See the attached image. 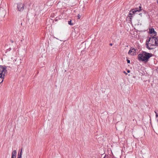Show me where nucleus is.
Here are the masks:
<instances>
[{
  "label": "nucleus",
  "instance_id": "nucleus-12",
  "mask_svg": "<svg viewBox=\"0 0 158 158\" xmlns=\"http://www.w3.org/2000/svg\"><path fill=\"white\" fill-rule=\"evenodd\" d=\"M146 48H148V49L149 50H150L153 49L154 48H151V45H150L149 46V45H146Z\"/></svg>",
  "mask_w": 158,
  "mask_h": 158
},
{
  "label": "nucleus",
  "instance_id": "nucleus-11",
  "mask_svg": "<svg viewBox=\"0 0 158 158\" xmlns=\"http://www.w3.org/2000/svg\"><path fill=\"white\" fill-rule=\"evenodd\" d=\"M155 38L156 39V40L154 44H155V45L158 46V37H156V38Z\"/></svg>",
  "mask_w": 158,
  "mask_h": 158
},
{
  "label": "nucleus",
  "instance_id": "nucleus-10",
  "mask_svg": "<svg viewBox=\"0 0 158 158\" xmlns=\"http://www.w3.org/2000/svg\"><path fill=\"white\" fill-rule=\"evenodd\" d=\"M139 8L135 7V8H134L133 9L134 10H139V12L140 11H141L142 10V9H141L142 6H141V4H140V6H139Z\"/></svg>",
  "mask_w": 158,
  "mask_h": 158
},
{
  "label": "nucleus",
  "instance_id": "nucleus-27",
  "mask_svg": "<svg viewBox=\"0 0 158 158\" xmlns=\"http://www.w3.org/2000/svg\"><path fill=\"white\" fill-rule=\"evenodd\" d=\"M156 117H158V114H156Z\"/></svg>",
  "mask_w": 158,
  "mask_h": 158
},
{
  "label": "nucleus",
  "instance_id": "nucleus-22",
  "mask_svg": "<svg viewBox=\"0 0 158 158\" xmlns=\"http://www.w3.org/2000/svg\"><path fill=\"white\" fill-rule=\"evenodd\" d=\"M109 45L111 46H112L113 45V44L112 43H110V44Z\"/></svg>",
  "mask_w": 158,
  "mask_h": 158
},
{
  "label": "nucleus",
  "instance_id": "nucleus-20",
  "mask_svg": "<svg viewBox=\"0 0 158 158\" xmlns=\"http://www.w3.org/2000/svg\"><path fill=\"white\" fill-rule=\"evenodd\" d=\"M123 73L125 74L126 75H127V73L125 71H123Z\"/></svg>",
  "mask_w": 158,
  "mask_h": 158
},
{
  "label": "nucleus",
  "instance_id": "nucleus-26",
  "mask_svg": "<svg viewBox=\"0 0 158 158\" xmlns=\"http://www.w3.org/2000/svg\"><path fill=\"white\" fill-rule=\"evenodd\" d=\"M155 114H156H156H157V113H156V111H155Z\"/></svg>",
  "mask_w": 158,
  "mask_h": 158
},
{
  "label": "nucleus",
  "instance_id": "nucleus-6",
  "mask_svg": "<svg viewBox=\"0 0 158 158\" xmlns=\"http://www.w3.org/2000/svg\"><path fill=\"white\" fill-rule=\"evenodd\" d=\"M136 49L134 48L131 49L128 52V54L131 55H136Z\"/></svg>",
  "mask_w": 158,
  "mask_h": 158
},
{
  "label": "nucleus",
  "instance_id": "nucleus-15",
  "mask_svg": "<svg viewBox=\"0 0 158 158\" xmlns=\"http://www.w3.org/2000/svg\"><path fill=\"white\" fill-rule=\"evenodd\" d=\"M151 39H152V38L151 37H150V38H148V39H147V40H146V41H148V42H151Z\"/></svg>",
  "mask_w": 158,
  "mask_h": 158
},
{
  "label": "nucleus",
  "instance_id": "nucleus-25",
  "mask_svg": "<svg viewBox=\"0 0 158 158\" xmlns=\"http://www.w3.org/2000/svg\"><path fill=\"white\" fill-rule=\"evenodd\" d=\"M155 114H156H156H157V113H156V111H155Z\"/></svg>",
  "mask_w": 158,
  "mask_h": 158
},
{
  "label": "nucleus",
  "instance_id": "nucleus-13",
  "mask_svg": "<svg viewBox=\"0 0 158 158\" xmlns=\"http://www.w3.org/2000/svg\"><path fill=\"white\" fill-rule=\"evenodd\" d=\"M22 149H21V151L20 152V154H19L18 156V158H22Z\"/></svg>",
  "mask_w": 158,
  "mask_h": 158
},
{
  "label": "nucleus",
  "instance_id": "nucleus-2",
  "mask_svg": "<svg viewBox=\"0 0 158 158\" xmlns=\"http://www.w3.org/2000/svg\"><path fill=\"white\" fill-rule=\"evenodd\" d=\"M6 67V66L0 65V84L3 81L5 73L7 72Z\"/></svg>",
  "mask_w": 158,
  "mask_h": 158
},
{
  "label": "nucleus",
  "instance_id": "nucleus-18",
  "mask_svg": "<svg viewBox=\"0 0 158 158\" xmlns=\"http://www.w3.org/2000/svg\"><path fill=\"white\" fill-rule=\"evenodd\" d=\"M81 17V16L79 15V14L78 15V19H80V18Z\"/></svg>",
  "mask_w": 158,
  "mask_h": 158
},
{
  "label": "nucleus",
  "instance_id": "nucleus-23",
  "mask_svg": "<svg viewBox=\"0 0 158 158\" xmlns=\"http://www.w3.org/2000/svg\"><path fill=\"white\" fill-rule=\"evenodd\" d=\"M143 11H144V13L145 14H146L147 13V11H145V10H143Z\"/></svg>",
  "mask_w": 158,
  "mask_h": 158
},
{
  "label": "nucleus",
  "instance_id": "nucleus-17",
  "mask_svg": "<svg viewBox=\"0 0 158 158\" xmlns=\"http://www.w3.org/2000/svg\"><path fill=\"white\" fill-rule=\"evenodd\" d=\"M146 45H149V42H148V41L146 40Z\"/></svg>",
  "mask_w": 158,
  "mask_h": 158
},
{
  "label": "nucleus",
  "instance_id": "nucleus-5",
  "mask_svg": "<svg viewBox=\"0 0 158 158\" xmlns=\"http://www.w3.org/2000/svg\"><path fill=\"white\" fill-rule=\"evenodd\" d=\"M131 12V10L129 12L128 14V16H127L126 18V19L127 20H129V21H131L132 17L133 16Z\"/></svg>",
  "mask_w": 158,
  "mask_h": 158
},
{
  "label": "nucleus",
  "instance_id": "nucleus-16",
  "mask_svg": "<svg viewBox=\"0 0 158 158\" xmlns=\"http://www.w3.org/2000/svg\"><path fill=\"white\" fill-rule=\"evenodd\" d=\"M127 63L128 64H130V60H129L127 59Z\"/></svg>",
  "mask_w": 158,
  "mask_h": 158
},
{
  "label": "nucleus",
  "instance_id": "nucleus-19",
  "mask_svg": "<svg viewBox=\"0 0 158 158\" xmlns=\"http://www.w3.org/2000/svg\"><path fill=\"white\" fill-rule=\"evenodd\" d=\"M138 15H140L141 17H142V13H138Z\"/></svg>",
  "mask_w": 158,
  "mask_h": 158
},
{
  "label": "nucleus",
  "instance_id": "nucleus-9",
  "mask_svg": "<svg viewBox=\"0 0 158 158\" xmlns=\"http://www.w3.org/2000/svg\"><path fill=\"white\" fill-rule=\"evenodd\" d=\"M131 12L133 16L135 15L136 14H138V13H139V10H135L132 9L131 10Z\"/></svg>",
  "mask_w": 158,
  "mask_h": 158
},
{
  "label": "nucleus",
  "instance_id": "nucleus-14",
  "mask_svg": "<svg viewBox=\"0 0 158 158\" xmlns=\"http://www.w3.org/2000/svg\"><path fill=\"white\" fill-rule=\"evenodd\" d=\"M68 24L70 25H73V23H72V21L71 20L68 21Z\"/></svg>",
  "mask_w": 158,
  "mask_h": 158
},
{
  "label": "nucleus",
  "instance_id": "nucleus-3",
  "mask_svg": "<svg viewBox=\"0 0 158 158\" xmlns=\"http://www.w3.org/2000/svg\"><path fill=\"white\" fill-rule=\"evenodd\" d=\"M18 10L20 11H23L24 9V5L21 3H19L17 4Z\"/></svg>",
  "mask_w": 158,
  "mask_h": 158
},
{
  "label": "nucleus",
  "instance_id": "nucleus-7",
  "mask_svg": "<svg viewBox=\"0 0 158 158\" xmlns=\"http://www.w3.org/2000/svg\"><path fill=\"white\" fill-rule=\"evenodd\" d=\"M154 33L155 34V35H156L157 34L156 32L155 31L154 28H150L149 30V33L150 34H152Z\"/></svg>",
  "mask_w": 158,
  "mask_h": 158
},
{
  "label": "nucleus",
  "instance_id": "nucleus-28",
  "mask_svg": "<svg viewBox=\"0 0 158 158\" xmlns=\"http://www.w3.org/2000/svg\"><path fill=\"white\" fill-rule=\"evenodd\" d=\"M157 2V4H158V0H157V2Z\"/></svg>",
  "mask_w": 158,
  "mask_h": 158
},
{
  "label": "nucleus",
  "instance_id": "nucleus-24",
  "mask_svg": "<svg viewBox=\"0 0 158 158\" xmlns=\"http://www.w3.org/2000/svg\"><path fill=\"white\" fill-rule=\"evenodd\" d=\"M10 42H11V43H13L14 42V41L12 40H10Z\"/></svg>",
  "mask_w": 158,
  "mask_h": 158
},
{
  "label": "nucleus",
  "instance_id": "nucleus-8",
  "mask_svg": "<svg viewBox=\"0 0 158 158\" xmlns=\"http://www.w3.org/2000/svg\"><path fill=\"white\" fill-rule=\"evenodd\" d=\"M16 151L14 150L12 153L11 158H16Z\"/></svg>",
  "mask_w": 158,
  "mask_h": 158
},
{
  "label": "nucleus",
  "instance_id": "nucleus-21",
  "mask_svg": "<svg viewBox=\"0 0 158 158\" xmlns=\"http://www.w3.org/2000/svg\"><path fill=\"white\" fill-rule=\"evenodd\" d=\"M127 72L128 73H129L130 72V71L129 70H128Z\"/></svg>",
  "mask_w": 158,
  "mask_h": 158
},
{
  "label": "nucleus",
  "instance_id": "nucleus-4",
  "mask_svg": "<svg viewBox=\"0 0 158 158\" xmlns=\"http://www.w3.org/2000/svg\"><path fill=\"white\" fill-rule=\"evenodd\" d=\"M152 39H151V40L150 42L149 43V44L151 45V46H154L155 45L154 44L156 40V37L154 36L151 37Z\"/></svg>",
  "mask_w": 158,
  "mask_h": 158
},
{
  "label": "nucleus",
  "instance_id": "nucleus-1",
  "mask_svg": "<svg viewBox=\"0 0 158 158\" xmlns=\"http://www.w3.org/2000/svg\"><path fill=\"white\" fill-rule=\"evenodd\" d=\"M152 56L153 54L151 53H148L145 51H142L138 54V58L139 61L147 63L149 60L150 58Z\"/></svg>",
  "mask_w": 158,
  "mask_h": 158
}]
</instances>
